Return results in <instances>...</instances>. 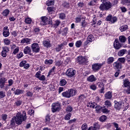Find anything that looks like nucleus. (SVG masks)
<instances>
[{
  "label": "nucleus",
  "instance_id": "30",
  "mask_svg": "<svg viewBox=\"0 0 130 130\" xmlns=\"http://www.w3.org/2000/svg\"><path fill=\"white\" fill-rule=\"evenodd\" d=\"M99 9L101 11H106V8L105 7V4L104 2L100 5Z\"/></svg>",
  "mask_w": 130,
  "mask_h": 130
},
{
  "label": "nucleus",
  "instance_id": "25",
  "mask_svg": "<svg viewBox=\"0 0 130 130\" xmlns=\"http://www.w3.org/2000/svg\"><path fill=\"white\" fill-rule=\"evenodd\" d=\"M114 61V58L113 57H110L107 59V62L108 64H110Z\"/></svg>",
  "mask_w": 130,
  "mask_h": 130
},
{
  "label": "nucleus",
  "instance_id": "18",
  "mask_svg": "<svg viewBox=\"0 0 130 130\" xmlns=\"http://www.w3.org/2000/svg\"><path fill=\"white\" fill-rule=\"evenodd\" d=\"M87 80L88 81V82L92 83L93 82H95L96 79L95 78V77H94V75H91L88 78H87Z\"/></svg>",
  "mask_w": 130,
  "mask_h": 130
},
{
  "label": "nucleus",
  "instance_id": "16",
  "mask_svg": "<svg viewBox=\"0 0 130 130\" xmlns=\"http://www.w3.org/2000/svg\"><path fill=\"white\" fill-rule=\"evenodd\" d=\"M68 91H69L70 97H73V96H75L77 94V90L76 89H70Z\"/></svg>",
  "mask_w": 130,
  "mask_h": 130
},
{
  "label": "nucleus",
  "instance_id": "8",
  "mask_svg": "<svg viewBox=\"0 0 130 130\" xmlns=\"http://www.w3.org/2000/svg\"><path fill=\"white\" fill-rule=\"evenodd\" d=\"M114 47L117 50L119 49L121 47V44L119 43L117 39H115L114 42Z\"/></svg>",
  "mask_w": 130,
  "mask_h": 130
},
{
  "label": "nucleus",
  "instance_id": "39",
  "mask_svg": "<svg viewBox=\"0 0 130 130\" xmlns=\"http://www.w3.org/2000/svg\"><path fill=\"white\" fill-rule=\"evenodd\" d=\"M53 62V60L52 59L47 60L46 59L45 60V64H52V63Z\"/></svg>",
  "mask_w": 130,
  "mask_h": 130
},
{
  "label": "nucleus",
  "instance_id": "26",
  "mask_svg": "<svg viewBox=\"0 0 130 130\" xmlns=\"http://www.w3.org/2000/svg\"><path fill=\"white\" fill-rule=\"evenodd\" d=\"M128 26L126 25H122L119 28V29L120 30L121 32H123V31H125L126 30H127Z\"/></svg>",
  "mask_w": 130,
  "mask_h": 130
},
{
  "label": "nucleus",
  "instance_id": "61",
  "mask_svg": "<svg viewBox=\"0 0 130 130\" xmlns=\"http://www.w3.org/2000/svg\"><path fill=\"white\" fill-rule=\"evenodd\" d=\"M97 85L100 88H101V87H104L105 86V84L103 83V82H98Z\"/></svg>",
  "mask_w": 130,
  "mask_h": 130
},
{
  "label": "nucleus",
  "instance_id": "45",
  "mask_svg": "<svg viewBox=\"0 0 130 130\" xmlns=\"http://www.w3.org/2000/svg\"><path fill=\"white\" fill-rule=\"evenodd\" d=\"M24 56V55L23 54V52H20L19 54L17 55V58H18V59H20L21 57H23Z\"/></svg>",
  "mask_w": 130,
  "mask_h": 130
},
{
  "label": "nucleus",
  "instance_id": "57",
  "mask_svg": "<svg viewBox=\"0 0 130 130\" xmlns=\"http://www.w3.org/2000/svg\"><path fill=\"white\" fill-rule=\"evenodd\" d=\"M22 102H23L22 101H17L15 102V104L16 106H20V105L22 104Z\"/></svg>",
  "mask_w": 130,
  "mask_h": 130
},
{
  "label": "nucleus",
  "instance_id": "63",
  "mask_svg": "<svg viewBox=\"0 0 130 130\" xmlns=\"http://www.w3.org/2000/svg\"><path fill=\"white\" fill-rule=\"evenodd\" d=\"M87 128H88V125H87V124L82 125V130H87Z\"/></svg>",
  "mask_w": 130,
  "mask_h": 130
},
{
  "label": "nucleus",
  "instance_id": "13",
  "mask_svg": "<svg viewBox=\"0 0 130 130\" xmlns=\"http://www.w3.org/2000/svg\"><path fill=\"white\" fill-rule=\"evenodd\" d=\"M104 3L105 4L106 11H108V10H109V9H111V7H112V4H111V3H110V2L107 1Z\"/></svg>",
  "mask_w": 130,
  "mask_h": 130
},
{
  "label": "nucleus",
  "instance_id": "34",
  "mask_svg": "<svg viewBox=\"0 0 130 130\" xmlns=\"http://www.w3.org/2000/svg\"><path fill=\"white\" fill-rule=\"evenodd\" d=\"M68 30H69V28L68 27H66V28H63V29L62 30V35H63L64 36H66V35H67V34H68Z\"/></svg>",
  "mask_w": 130,
  "mask_h": 130
},
{
  "label": "nucleus",
  "instance_id": "28",
  "mask_svg": "<svg viewBox=\"0 0 130 130\" xmlns=\"http://www.w3.org/2000/svg\"><path fill=\"white\" fill-rule=\"evenodd\" d=\"M87 25H88V23L86 22V18H83V19H82V21L81 22V26L82 27H86Z\"/></svg>",
  "mask_w": 130,
  "mask_h": 130
},
{
  "label": "nucleus",
  "instance_id": "47",
  "mask_svg": "<svg viewBox=\"0 0 130 130\" xmlns=\"http://www.w3.org/2000/svg\"><path fill=\"white\" fill-rule=\"evenodd\" d=\"M97 104L95 103H89V107H91L92 108H95Z\"/></svg>",
  "mask_w": 130,
  "mask_h": 130
},
{
  "label": "nucleus",
  "instance_id": "20",
  "mask_svg": "<svg viewBox=\"0 0 130 130\" xmlns=\"http://www.w3.org/2000/svg\"><path fill=\"white\" fill-rule=\"evenodd\" d=\"M105 97L106 99H111L112 98V94L111 93V92L108 91L105 94Z\"/></svg>",
  "mask_w": 130,
  "mask_h": 130
},
{
  "label": "nucleus",
  "instance_id": "40",
  "mask_svg": "<svg viewBox=\"0 0 130 130\" xmlns=\"http://www.w3.org/2000/svg\"><path fill=\"white\" fill-rule=\"evenodd\" d=\"M4 43L6 45H10L11 44V41L8 39H4Z\"/></svg>",
  "mask_w": 130,
  "mask_h": 130
},
{
  "label": "nucleus",
  "instance_id": "19",
  "mask_svg": "<svg viewBox=\"0 0 130 130\" xmlns=\"http://www.w3.org/2000/svg\"><path fill=\"white\" fill-rule=\"evenodd\" d=\"M23 52L25 54H28L31 52V48L30 47L26 46L23 50Z\"/></svg>",
  "mask_w": 130,
  "mask_h": 130
},
{
  "label": "nucleus",
  "instance_id": "44",
  "mask_svg": "<svg viewBox=\"0 0 130 130\" xmlns=\"http://www.w3.org/2000/svg\"><path fill=\"white\" fill-rule=\"evenodd\" d=\"M26 95L27 96V97H32V96H33V93L31 92V91L29 90H27L26 91Z\"/></svg>",
  "mask_w": 130,
  "mask_h": 130
},
{
  "label": "nucleus",
  "instance_id": "54",
  "mask_svg": "<svg viewBox=\"0 0 130 130\" xmlns=\"http://www.w3.org/2000/svg\"><path fill=\"white\" fill-rule=\"evenodd\" d=\"M93 39L94 38L93 37L92 35H89L87 38V39L89 41V42H92Z\"/></svg>",
  "mask_w": 130,
  "mask_h": 130
},
{
  "label": "nucleus",
  "instance_id": "35",
  "mask_svg": "<svg viewBox=\"0 0 130 130\" xmlns=\"http://www.w3.org/2000/svg\"><path fill=\"white\" fill-rule=\"evenodd\" d=\"M10 13V10L9 9H6L4 11L3 15V16H8Z\"/></svg>",
  "mask_w": 130,
  "mask_h": 130
},
{
  "label": "nucleus",
  "instance_id": "62",
  "mask_svg": "<svg viewBox=\"0 0 130 130\" xmlns=\"http://www.w3.org/2000/svg\"><path fill=\"white\" fill-rule=\"evenodd\" d=\"M68 112H71L73 111V108L71 106H68L66 109Z\"/></svg>",
  "mask_w": 130,
  "mask_h": 130
},
{
  "label": "nucleus",
  "instance_id": "10",
  "mask_svg": "<svg viewBox=\"0 0 130 130\" xmlns=\"http://www.w3.org/2000/svg\"><path fill=\"white\" fill-rule=\"evenodd\" d=\"M3 50L2 51V55L3 57H6L7 56V53L9 52V48L7 46L3 47Z\"/></svg>",
  "mask_w": 130,
  "mask_h": 130
},
{
  "label": "nucleus",
  "instance_id": "46",
  "mask_svg": "<svg viewBox=\"0 0 130 130\" xmlns=\"http://www.w3.org/2000/svg\"><path fill=\"white\" fill-rule=\"evenodd\" d=\"M106 118H107L106 116L103 115L101 117H100V121H102V122H103V121H104L105 120H106Z\"/></svg>",
  "mask_w": 130,
  "mask_h": 130
},
{
  "label": "nucleus",
  "instance_id": "59",
  "mask_svg": "<svg viewBox=\"0 0 130 130\" xmlns=\"http://www.w3.org/2000/svg\"><path fill=\"white\" fill-rule=\"evenodd\" d=\"M28 114L29 115H34V110H29L27 112Z\"/></svg>",
  "mask_w": 130,
  "mask_h": 130
},
{
  "label": "nucleus",
  "instance_id": "29",
  "mask_svg": "<svg viewBox=\"0 0 130 130\" xmlns=\"http://www.w3.org/2000/svg\"><path fill=\"white\" fill-rule=\"evenodd\" d=\"M121 4H122V5L130 6V0H121Z\"/></svg>",
  "mask_w": 130,
  "mask_h": 130
},
{
  "label": "nucleus",
  "instance_id": "31",
  "mask_svg": "<svg viewBox=\"0 0 130 130\" xmlns=\"http://www.w3.org/2000/svg\"><path fill=\"white\" fill-rule=\"evenodd\" d=\"M82 43H83V42H82V41L81 40L77 41L75 44V45L76 47H81L82 45Z\"/></svg>",
  "mask_w": 130,
  "mask_h": 130
},
{
  "label": "nucleus",
  "instance_id": "36",
  "mask_svg": "<svg viewBox=\"0 0 130 130\" xmlns=\"http://www.w3.org/2000/svg\"><path fill=\"white\" fill-rule=\"evenodd\" d=\"M105 104L107 106V107H111V102L109 100L106 101Z\"/></svg>",
  "mask_w": 130,
  "mask_h": 130
},
{
  "label": "nucleus",
  "instance_id": "11",
  "mask_svg": "<svg viewBox=\"0 0 130 130\" xmlns=\"http://www.w3.org/2000/svg\"><path fill=\"white\" fill-rule=\"evenodd\" d=\"M113 67L114 69H116V70H118V71H119L120 69H121V63L118 61L114 62L113 63Z\"/></svg>",
  "mask_w": 130,
  "mask_h": 130
},
{
  "label": "nucleus",
  "instance_id": "52",
  "mask_svg": "<svg viewBox=\"0 0 130 130\" xmlns=\"http://www.w3.org/2000/svg\"><path fill=\"white\" fill-rule=\"evenodd\" d=\"M54 0H48L47 5L48 6H52L54 4Z\"/></svg>",
  "mask_w": 130,
  "mask_h": 130
},
{
  "label": "nucleus",
  "instance_id": "43",
  "mask_svg": "<svg viewBox=\"0 0 130 130\" xmlns=\"http://www.w3.org/2000/svg\"><path fill=\"white\" fill-rule=\"evenodd\" d=\"M37 79H39L40 81H45V76L44 75H42L41 76H37Z\"/></svg>",
  "mask_w": 130,
  "mask_h": 130
},
{
  "label": "nucleus",
  "instance_id": "21",
  "mask_svg": "<svg viewBox=\"0 0 130 130\" xmlns=\"http://www.w3.org/2000/svg\"><path fill=\"white\" fill-rule=\"evenodd\" d=\"M31 42V39L28 38H24L21 41V43H26L29 44Z\"/></svg>",
  "mask_w": 130,
  "mask_h": 130
},
{
  "label": "nucleus",
  "instance_id": "1",
  "mask_svg": "<svg viewBox=\"0 0 130 130\" xmlns=\"http://www.w3.org/2000/svg\"><path fill=\"white\" fill-rule=\"evenodd\" d=\"M26 119L27 116L26 115V112L23 111L22 114L21 113V112H18L16 116L12 118L10 124L12 126H15L16 123V124L20 125V124H22L23 121H25Z\"/></svg>",
  "mask_w": 130,
  "mask_h": 130
},
{
  "label": "nucleus",
  "instance_id": "17",
  "mask_svg": "<svg viewBox=\"0 0 130 130\" xmlns=\"http://www.w3.org/2000/svg\"><path fill=\"white\" fill-rule=\"evenodd\" d=\"M87 60L84 57L80 56L78 57V61L79 63H84V62H86Z\"/></svg>",
  "mask_w": 130,
  "mask_h": 130
},
{
  "label": "nucleus",
  "instance_id": "60",
  "mask_svg": "<svg viewBox=\"0 0 130 130\" xmlns=\"http://www.w3.org/2000/svg\"><path fill=\"white\" fill-rule=\"evenodd\" d=\"M59 18L60 19H61V20H63V19L66 18V15L64 14V13H60L59 14Z\"/></svg>",
  "mask_w": 130,
  "mask_h": 130
},
{
  "label": "nucleus",
  "instance_id": "32",
  "mask_svg": "<svg viewBox=\"0 0 130 130\" xmlns=\"http://www.w3.org/2000/svg\"><path fill=\"white\" fill-rule=\"evenodd\" d=\"M9 35H10V31H9V29L3 31V36H4V37H8Z\"/></svg>",
  "mask_w": 130,
  "mask_h": 130
},
{
  "label": "nucleus",
  "instance_id": "12",
  "mask_svg": "<svg viewBox=\"0 0 130 130\" xmlns=\"http://www.w3.org/2000/svg\"><path fill=\"white\" fill-rule=\"evenodd\" d=\"M7 79L6 78H2L0 79V87L3 89L5 87V84H6V81Z\"/></svg>",
  "mask_w": 130,
  "mask_h": 130
},
{
  "label": "nucleus",
  "instance_id": "37",
  "mask_svg": "<svg viewBox=\"0 0 130 130\" xmlns=\"http://www.w3.org/2000/svg\"><path fill=\"white\" fill-rule=\"evenodd\" d=\"M67 84V81H66V80L64 79H62L60 81V86H64L65 85Z\"/></svg>",
  "mask_w": 130,
  "mask_h": 130
},
{
  "label": "nucleus",
  "instance_id": "53",
  "mask_svg": "<svg viewBox=\"0 0 130 130\" xmlns=\"http://www.w3.org/2000/svg\"><path fill=\"white\" fill-rule=\"evenodd\" d=\"M4 97H6V94H5V92L3 91H0V99L2 98H4Z\"/></svg>",
  "mask_w": 130,
  "mask_h": 130
},
{
  "label": "nucleus",
  "instance_id": "15",
  "mask_svg": "<svg viewBox=\"0 0 130 130\" xmlns=\"http://www.w3.org/2000/svg\"><path fill=\"white\" fill-rule=\"evenodd\" d=\"M127 52V51L126 49H122L120 50L118 52V56H123V55H124L125 53Z\"/></svg>",
  "mask_w": 130,
  "mask_h": 130
},
{
  "label": "nucleus",
  "instance_id": "27",
  "mask_svg": "<svg viewBox=\"0 0 130 130\" xmlns=\"http://www.w3.org/2000/svg\"><path fill=\"white\" fill-rule=\"evenodd\" d=\"M23 93H24V90L21 89H16V90L14 91L15 95H20V94H23Z\"/></svg>",
  "mask_w": 130,
  "mask_h": 130
},
{
  "label": "nucleus",
  "instance_id": "50",
  "mask_svg": "<svg viewBox=\"0 0 130 130\" xmlns=\"http://www.w3.org/2000/svg\"><path fill=\"white\" fill-rule=\"evenodd\" d=\"M31 22H32V20L30 18H26L25 20V22L26 24H31Z\"/></svg>",
  "mask_w": 130,
  "mask_h": 130
},
{
  "label": "nucleus",
  "instance_id": "24",
  "mask_svg": "<svg viewBox=\"0 0 130 130\" xmlns=\"http://www.w3.org/2000/svg\"><path fill=\"white\" fill-rule=\"evenodd\" d=\"M43 45L45 47H47V48L50 47V46H51V45L50 44V42L47 41H44Z\"/></svg>",
  "mask_w": 130,
  "mask_h": 130
},
{
  "label": "nucleus",
  "instance_id": "49",
  "mask_svg": "<svg viewBox=\"0 0 130 130\" xmlns=\"http://www.w3.org/2000/svg\"><path fill=\"white\" fill-rule=\"evenodd\" d=\"M84 19V17H77L75 19V22L76 23H80L81 22V20H83Z\"/></svg>",
  "mask_w": 130,
  "mask_h": 130
},
{
  "label": "nucleus",
  "instance_id": "7",
  "mask_svg": "<svg viewBox=\"0 0 130 130\" xmlns=\"http://www.w3.org/2000/svg\"><path fill=\"white\" fill-rule=\"evenodd\" d=\"M67 44V42H64L62 43L61 44L58 45V46L56 48V51L59 52L61 49H63V47H64Z\"/></svg>",
  "mask_w": 130,
  "mask_h": 130
},
{
  "label": "nucleus",
  "instance_id": "41",
  "mask_svg": "<svg viewBox=\"0 0 130 130\" xmlns=\"http://www.w3.org/2000/svg\"><path fill=\"white\" fill-rule=\"evenodd\" d=\"M117 61H119V62L122 63L125 61V58L124 57L119 58Z\"/></svg>",
  "mask_w": 130,
  "mask_h": 130
},
{
  "label": "nucleus",
  "instance_id": "9",
  "mask_svg": "<svg viewBox=\"0 0 130 130\" xmlns=\"http://www.w3.org/2000/svg\"><path fill=\"white\" fill-rule=\"evenodd\" d=\"M114 108L117 110H119L121 108L122 106V103L121 102H117V101H114Z\"/></svg>",
  "mask_w": 130,
  "mask_h": 130
},
{
  "label": "nucleus",
  "instance_id": "5",
  "mask_svg": "<svg viewBox=\"0 0 130 130\" xmlns=\"http://www.w3.org/2000/svg\"><path fill=\"white\" fill-rule=\"evenodd\" d=\"M66 75L69 78H72V77H74L76 75V70L70 68L67 71Z\"/></svg>",
  "mask_w": 130,
  "mask_h": 130
},
{
  "label": "nucleus",
  "instance_id": "42",
  "mask_svg": "<svg viewBox=\"0 0 130 130\" xmlns=\"http://www.w3.org/2000/svg\"><path fill=\"white\" fill-rule=\"evenodd\" d=\"M71 116H72V113H69L65 117L66 120H70L71 119Z\"/></svg>",
  "mask_w": 130,
  "mask_h": 130
},
{
  "label": "nucleus",
  "instance_id": "2",
  "mask_svg": "<svg viewBox=\"0 0 130 130\" xmlns=\"http://www.w3.org/2000/svg\"><path fill=\"white\" fill-rule=\"evenodd\" d=\"M52 23V21L49 19V18L44 16L41 17V25L42 26H46V25H50Z\"/></svg>",
  "mask_w": 130,
  "mask_h": 130
},
{
  "label": "nucleus",
  "instance_id": "33",
  "mask_svg": "<svg viewBox=\"0 0 130 130\" xmlns=\"http://www.w3.org/2000/svg\"><path fill=\"white\" fill-rule=\"evenodd\" d=\"M46 123H49L50 122V116L49 115H47L45 118Z\"/></svg>",
  "mask_w": 130,
  "mask_h": 130
},
{
  "label": "nucleus",
  "instance_id": "6",
  "mask_svg": "<svg viewBox=\"0 0 130 130\" xmlns=\"http://www.w3.org/2000/svg\"><path fill=\"white\" fill-rule=\"evenodd\" d=\"M103 66V64L101 63H95L92 66V69L94 72H97L99 70L101 69V67Z\"/></svg>",
  "mask_w": 130,
  "mask_h": 130
},
{
  "label": "nucleus",
  "instance_id": "58",
  "mask_svg": "<svg viewBox=\"0 0 130 130\" xmlns=\"http://www.w3.org/2000/svg\"><path fill=\"white\" fill-rule=\"evenodd\" d=\"M90 89H91V90L95 91L96 90V89H97V86H96V85H95L94 84H92V85H90Z\"/></svg>",
  "mask_w": 130,
  "mask_h": 130
},
{
  "label": "nucleus",
  "instance_id": "3",
  "mask_svg": "<svg viewBox=\"0 0 130 130\" xmlns=\"http://www.w3.org/2000/svg\"><path fill=\"white\" fill-rule=\"evenodd\" d=\"M61 108L60 104L58 103H53L52 105V112H56V111H59Z\"/></svg>",
  "mask_w": 130,
  "mask_h": 130
},
{
  "label": "nucleus",
  "instance_id": "14",
  "mask_svg": "<svg viewBox=\"0 0 130 130\" xmlns=\"http://www.w3.org/2000/svg\"><path fill=\"white\" fill-rule=\"evenodd\" d=\"M100 128V125L98 124H94L93 126H90L88 130H97Z\"/></svg>",
  "mask_w": 130,
  "mask_h": 130
},
{
  "label": "nucleus",
  "instance_id": "51",
  "mask_svg": "<svg viewBox=\"0 0 130 130\" xmlns=\"http://www.w3.org/2000/svg\"><path fill=\"white\" fill-rule=\"evenodd\" d=\"M96 5V0H92L88 3L89 6H95Z\"/></svg>",
  "mask_w": 130,
  "mask_h": 130
},
{
  "label": "nucleus",
  "instance_id": "4",
  "mask_svg": "<svg viewBox=\"0 0 130 130\" xmlns=\"http://www.w3.org/2000/svg\"><path fill=\"white\" fill-rule=\"evenodd\" d=\"M31 49L33 52L37 53L40 51V47H39V45L37 43H35L31 45Z\"/></svg>",
  "mask_w": 130,
  "mask_h": 130
},
{
  "label": "nucleus",
  "instance_id": "23",
  "mask_svg": "<svg viewBox=\"0 0 130 130\" xmlns=\"http://www.w3.org/2000/svg\"><path fill=\"white\" fill-rule=\"evenodd\" d=\"M62 95L63 97H66V98H70L71 97V94H70V92L69 90L68 91L62 92Z\"/></svg>",
  "mask_w": 130,
  "mask_h": 130
},
{
  "label": "nucleus",
  "instance_id": "56",
  "mask_svg": "<svg viewBox=\"0 0 130 130\" xmlns=\"http://www.w3.org/2000/svg\"><path fill=\"white\" fill-rule=\"evenodd\" d=\"M19 50H20V49L19 48V47L15 48L13 52V54H17V53H18V52H19Z\"/></svg>",
  "mask_w": 130,
  "mask_h": 130
},
{
  "label": "nucleus",
  "instance_id": "48",
  "mask_svg": "<svg viewBox=\"0 0 130 130\" xmlns=\"http://www.w3.org/2000/svg\"><path fill=\"white\" fill-rule=\"evenodd\" d=\"M117 21V18L115 16L112 17L111 19V22L112 23H115Z\"/></svg>",
  "mask_w": 130,
  "mask_h": 130
},
{
  "label": "nucleus",
  "instance_id": "64",
  "mask_svg": "<svg viewBox=\"0 0 130 130\" xmlns=\"http://www.w3.org/2000/svg\"><path fill=\"white\" fill-rule=\"evenodd\" d=\"M124 92L126 93V94H130V84H129L128 88L124 90Z\"/></svg>",
  "mask_w": 130,
  "mask_h": 130
},
{
  "label": "nucleus",
  "instance_id": "22",
  "mask_svg": "<svg viewBox=\"0 0 130 130\" xmlns=\"http://www.w3.org/2000/svg\"><path fill=\"white\" fill-rule=\"evenodd\" d=\"M119 40L120 42H121V43H124V42L126 41V38H125L124 36H120L119 37Z\"/></svg>",
  "mask_w": 130,
  "mask_h": 130
},
{
  "label": "nucleus",
  "instance_id": "38",
  "mask_svg": "<svg viewBox=\"0 0 130 130\" xmlns=\"http://www.w3.org/2000/svg\"><path fill=\"white\" fill-rule=\"evenodd\" d=\"M129 84H130V82L128 80V79L125 80L124 81V87H128L129 86Z\"/></svg>",
  "mask_w": 130,
  "mask_h": 130
},
{
  "label": "nucleus",
  "instance_id": "55",
  "mask_svg": "<svg viewBox=\"0 0 130 130\" xmlns=\"http://www.w3.org/2000/svg\"><path fill=\"white\" fill-rule=\"evenodd\" d=\"M85 98H86L84 94H81L79 96V100H80V101H83Z\"/></svg>",
  "mask_w": 130,
  "mask_h": 130
}]
</instances>
